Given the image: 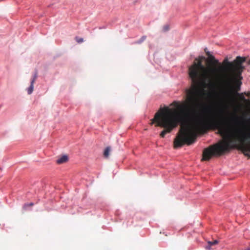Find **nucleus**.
Segmentation results:
<instances>
[{
	"label": "nucleus",
	"mask_w": 250,
	"mask_h": 250,
	"mask_svg": "<svg viewBox=\"0 0 250 250\" xmlns=\"http://www.w3.org/2000/svg\"><path fill=\"white\" fill-rule=\"evenodd\" d=\"M209 129H217L223 140L204 150L202 161H208L214 155H221L236 147L238 144H240L243 153L250 156V145L245 143L250 139V119L246 120L243 117L236 115L231 116L225 125L214 116L196 118L192 123L185 125L180 129L174 140V147L192 144L198 134L204 133Z\"/></svg>",
	"instance_id": "f257e3e1"
},
{
	"label": "nucleus",
	"mask_w": 250,
	"mask_h": 250,
	"mask_svg": "<svg viewBox=\"0 0 250 250\" xmlns=\"http://www.w3.org/2000/svg\"><path fill=\"white\" fill-rule=\"evenodd\" d=\"M208 58H209L210 63V65L208 66L218 69V73L216 76V82H218V80H220V71L223 68L222 65L217 60L215 59L214 57L212 55H210Z\"/></svg>",
	"instance_id": "39448f33"
},
{
	"label": "nucleus",
	"mask_w": 250,
	"mask_h": 250,
	"mask_svg": "<svg viewBox=\"0 0 250 250\" xmlns=\"http://www.w3.org/2000/svg\"><path fill=\"white\" fill-rule=\"evenodd\" d=\"M83 42V40L82 38H79V43L82 42Z\"/></svg>",
	"instance_id": "4468645a"
},
{
	"label": "nucleus",
	"mask_w": 250,
	"mask_h": 250,
	"mask_svg": "<svg viewBox=\"0 0 250 250\" xmlns=\"http://www.w3.org/2000/svg\"><path fill=\"white\" fill-rule=\"evenodd\" d=\"M208 245H209V247H210L213 245H215V244H217L218 243V241L217 240H214V241L213 242H208Z\"/></svg>",
	"instance_id": "9d476101"
},
{
	"label": "nucleus",
	"mask_w": 250,
	"mask_h": 250,
	"mask_svg": "<svg viewBox=\"0 0 250 250\" xmlns=\"http://www.w3.org/2000/svg\"><path fill=\"white\" fill-rule=\"evenodd\" d=\"M110 148L109 147H107L104 151V155L105 157H108L109 154Z\"/></svg>",
	"instance_id": "6e6552de"
},
{
	"label": "nucleus",
	"mask_w": 250,
	"mask_h": 250,
	"mask_svg": "<svg viewBox=\"0 0 250 250\" xmlns=\"http://www.w3.org/2000/svg\"><path fill=\"white\" fill-rule=\"evenodd\" d=\"M145 39H146V37H143L141 38V41H144Z\"/></svg>",
	"instance_id": "dca6fc26"
},
{
	"label": "nucleus",
	"mask_w": 250,
	"mask_h": 250,
	"mask_svg": "<svg viewBox=\"0 0 250 250\" xmlns=\"http://www.w3.org/2000/svg\"><path fill=\"white\" fill-rule=\"evenodd\" d=\"M240 98L243 101H246V99H245V97L243 95H242V94L240 95Z\"/></svg>",
	"instance_id": "f8f14e48"
},
{
	"label": "nucleus",
	"mask_w": 250,
	"mask_h": 250,
	"mask_svg": "<svg viewBox=\"0 0 250 250\" xmlns=\"http://www.w3.org/2000/svg\"><path fill=\"white\" fill-rule=\"evenodd\" d=\"M205 59L203 56L196 58L189 68V76L192 83L189 88L185 89L186 103L182 104L179 101H174L170 106L176 108L168 106L161 108L152 120L151 124L155 123L156 126L163 128L160 134L161 138H164L167 133H170L176 128L179 123H183L190 115L193 116L191 121L182 124L180 129L185 125L192 123L196 118H205L197 114V109L204 105L202 98V92L204 91L201 90L200 87L203 88H214L218 69L210 66L205 67L202 64Z\"/></svg>",
	"instance_id": "f03ea898"
},
{
	"label": "nucleus",
	"mask_w": 250,
	"mask_h": 250,
	"mask_svg": "<svg viewBox=\"0 0 250 250\" xmlns=\"http://www.w3.org/2000/svg\"><path fill=\"white\" fill-rule=\"evenodd\" d=\"M245 58L237 56L236 59L231 62L228 61V59L226 58L222 62V69L221 70L220 73L224 69L227 75L225 77H227L226 81V86H231V82L237 77L241 75V74L245 69V67L243 65V63L245 62Z\"/></svg>",
	"instance_id": "7ed1b4c3"
},
{
	"label": "nucleus",
	"mask_w": 250,
	"mask_h": 250,
	"mask_svg": "<svg viewBox=\"0 0 250 250\" xmlns=\"http://www.w3.org/2000/svg\"><path fill=\"white\" fill-rule=\"evenodd\" d=\"M34 205V203L31 202V203H26V204H25L23 206V208L24 209H27L30 206H32Z\"/></svg>",
	"instance_id": "1a4fd4ad"
},
{
	"label": "nucleus",
	"mask_w": 250,
	"mask_h": 250,
	"mask_svg": "<svg viewBox=\"0 0 250 250\" xmlns=\"http://www.w3.org/2000/svg\"><path fill=\"white\" fill-rule=\"evenodd\" d=\"M242 78L241 75L237 77L235 79L232 81L231 85L230 87L226 86V81L227 80V77H224V79L221 81V85L223 87L222 94L225 99H230L234 91L237 92L240 90L242 83L240 80L237 79H241Z\"/></svg>",
	"instance_id": "20e7f679"
},
{
	"label": "nucleus",
	"mask_w": 250,
	"mask_h": 250,
	"mask_svg": "<svg viewBox=\"0 0 250 250\" xmlns=\"http://www.w3.org/2000/svg\"><path fill=\"white\" fill-rule=\"evenodd\" d=\"M75 39L76 41L77 42H78V36H76V37H75Z\"/></svg>",
	"instance_id": "2eb2a0df"
},
{
	"label": "nucleus",
	"mask_w": 250,
	"mask_h": 250,
	"mask_svg": "<svg viewBox=\"0 0 250 250\" xmlns=\"http://www.w3.org/2000/svg\"><path fill=\"white\" fill-rule=\"evenodd\" d=\"M169 26L167 25H166L163 27V31H167L169 30Z\"/></svg>",
	"instance_id": "9b49d317"
},
{
	"label": "nucleus",
	"mask_w": 250,
	"mask_h": 250,
	"mask_svg": "<svg viewBox=\"0 0 250 250\" xmlns=\"http://www.w3.org/2000/svg\"><path fill=\"white\" fill-rule=\"evenodd\" d=\"M38 76L37 70H35L33 75V78L30 81V84L29 86L27 88V92L28 94H31L34 89V84L35 82L36 79Z\"/></svg>",
	"instance_id": "423d86ee"
},
{
	"label": "nucleus",
	"mask_w": 250,
	"mask_h": 250,
	"mask_svg": "<svg viewBox=\"0 0 250 250\" xmlns=\"http://www.w3.org/2000/svg\"><path fill=\"white\" fill-rule=\"evenodd\" d=\"M248 63L249 64H250V59L248 61Z\"/></svg>",
	"instance_id": "f3484780"
},
{
	"label": "nucleus",
	"mask_w": 250,
	"mask_h": 250,
	"mask_svg": "<svg viewBox=\"0 0 250 250\" xmlns=\"http://www.w3.org/2000/svg\"><path fill=\"white\" fill-rule=\"evenodd\" d=\"M69 160L68 156L66 154H63L61 157L59 158L57 160L56 162L58 164H61L67 162Z\"/></svg>",
	"instance_id": "0eeeda50"
},
{
	"label": "nucleus",
	"mask_w": 250,
	"mask_h": 250,
	"mask_svg": "<svg viewBox=\"0 0 250 250\" xmlns=\"http://www.w3.org/2000/svg\"><path fill=\"white\" fill-rule=\"evenodd\" d=\"M205 52H206V53L207 55H208V57H209V56H210V55H211L210 54V53H209V51H206V49L205 50Z\"/></svg>",
	"instance_id": "ddd939ff"
}]
</instances>
